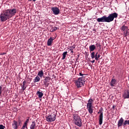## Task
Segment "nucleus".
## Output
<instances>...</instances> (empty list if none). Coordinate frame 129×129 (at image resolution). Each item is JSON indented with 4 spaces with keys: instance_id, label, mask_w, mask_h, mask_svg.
<instances>
[{
    "instance_id": "19",
    "label": "nucleus",
    "mask_w": 129,
    "mask_h": 129,
    "mask_svg": "<svg viewBox=\"0 0 129 129\" xmlns=\"http://www.w3.org/2000/svg\"><path fill=\"white\" fill-rule=\"evenodd\" d=\"M36 94L39 98H42L43 96V93L42 92H40V91H37Z\"/></svg>"
},
{
    "instance_id": "16",
    "label": "nucleus",
    "mask_w": 129,
    "mask_h": 129,
    "mask_svg": "<svg viewBox=\"0 0 129 129\" xmlns=\"http://www.w3.org/2000/svg\"><path fill=\"white\" fill-rule=\"evenodd\" d=\"M89 113L92 114L93 113V106H87Z\"/></svg>"
},
{
    "instance_id": "8",
    "label": "nucleus",
    "mask_w": 129,
    "mask_h": 129,
    "mask_svg": "<svg viewBox=\"0 0 129 129\" xmlns=\"http://www.w3.org/2000/svg\"><path fill=\"white\" fill-rule=\"evenodd\" d=\"M74 123L75 125H76L79 127H81L83 125L81 119L80 120H78L77 121H74Z\"/></svg>"
},
{
    "instance_id": "6",
    "label": "nucleus",
    "mask_w": 129,
    "mask_h": 129,
    "mask_svg": "<svg viewBox=\"0 0 129 129\" xmlns=\"http://www.w3.org/2000/svg\"><path fill=\"white\" fill-rule=\"evenodd\" d=\"M51 10L54 15H58L60 13V10L57 7H51Z\"/></svg>"
},
{
    "instance_id": "34",
    "label": "nucleus",
    "mask_w": 129,
    "mask_h": 129,
    "mask_svg": "<svg viewBox=\"0 0 129 129\" xmlns=\"http://www.w3.org/2000/svg\"><path fill=\"white\" fill-rule=\"evenodd\" d=\"M96 45L97 47H101V45L99 44V43H96Z\"/></svg>"
},
{
    "instance_id": "4",
    "label": "nucleus",
    "mask_w": 129,
    "mask_h": 129,
    "mask_svg": "<svg viewBox=\"0 0 129 129\" xmlns=\"http://www.w3.org/2000/svg\"><path fill=\"white\" fill-rule=\"evenodd\" d=\"M98 114L100 115H99L98 118H99V124L102 125L103 123V108H101L100 110H99V111L98 112Z\"/></svg>"
},
{
    "instance_id": "36",
    "label": "nucleus",
    "mask_w": 129,
    "mask_h": 129,
    "mask_svg": "<svg viewBox=\"0 0 129 129\" xmlns=\"http://www.w3.org/2000/svg\"><path fill=\"white\" fill-rule=\"evenodd\" d=\"M79 75H80V76L83 77V76H84L85 75L83 74H82L81 72H80V73H79Z\"/></svg>"
},
{
    "instance_id": "29",
    "label": "nucleus",
    "mask_w": 129,
    "mask_h": 129,
    "mask_svg": "<svg viewBox=\"0 0 129 129\" xmlns=\"http://www.w3.org/2000/svg\"><path fill=\"white\" fill-rule=\"evenodd\" d=\"M5 88H3L2 86H0V96H2L3 92Z\"/></svg>"
},
{
    "instance_id": "38",
    "label": "nucleus",
    "mask_w": 129,
    "mask_h": 129,
    "mask_svg": "<svg viewBox=\"0 0 129 129\" xmlns=\"http://www.w3.org/2000/svg\"><path fill=\"white\" fill-rule=\"evenodd\" d=\"M28 2H35L36 0H28Z\"/></svg>"
},
{
    "instance_id": "31",
    "label": "nucleus",
    "mask_w": 129,
    "mask_h": 129,
    "mask_svg": "<svg viewBox=\"0 0 129 129\" xmlns=\"http://www.w3.org/2000/svg\"><path fill=\"white\" fill-rule=\"evenodd\" d=\"M125 31L126 32H124V37H126V36H128L129 35L128 30H126Z\"/></svg>"
},
{
    "instance_id": "24",
    "label": "nucleus",
    "mask_w": 129,
    "mask_h": 129,
    "mask_svg": "<svg viewBox=\"0 0 129 129\" xmlns=\"http://www.w3.org/2000/svg\"><path fill=\"white\" fill-rule=\"evenodd\" d=\"M68 54V51H64L62 53V59L64 60L66 59L67 56Z\"/></svg>"
},
{
    "instance_id": "22",
    "label": "nucleus",
    "mask_w": 129,
    "mask_h": 129,
    "mask_svg": "<svg viewBox=\"0 0 129 129\" xmlns=\"http://www.w3.org/2000/svg\"><path fill=\"white\" fill-rule=\"evenodd\" d=\"M94 102V100L93 99H89L88 101L87 106H93L92 103Z\"/></svg>"
},
{
    "instance_id": "21",
    "label": "nucleus",
    "mask_w": 129,
    "mask_h": 129,
    "mask_svg": "<svg viewBox=\"0 0 129 129\" xmlns=\"http://www.w3.org/2000/svg\"><path fill=\"white\" fill-rule=\"evenodd\" d=\"M36 127V122L34 121L33 122H32V123L30 126V129H35Z\"/></svg>"
},
{
    "instance_id": "3",
    "label": "nucleus",
    "mask_w": 129,
    "mask_h": 129,
    "mask_svg": "<svg viewBox=\"0 0 129 129\" xmlns=\"http://www.w3.org/2000/svg\"><path fill=\"white\" fill-rule=\"evenodd\" d=\"M86 82V79L85 77H82L79 78L76 81V85L78 88H80L84 86Z\"/></svg>"
},
{
    "instance_id": "18",
    "label": "nucleus",
    "mask_w": 129,
    "mask_h": 129,
    "mask_svg": "<svg viewBox=\"0 0 129 129\" xmlns=\"http://www.w3.org/2000/svg\"><path fill=\"white\" fill-rule=\"evenodd\" d=\"M37 76L39 77L40 78H42L44 76V72L42 70L39 71L37 74Z\"/></svg>"
},
{
    "instance_id": "10",
    "label": "nucleus",
    "mask_w": 129,
    "mask_h": 129,
    "mask_svg": "<svg viewBox=\"0 0 129 129\" xmlns=\"http://www.w3.org/2000/svg\"><path fill=\"white\" fill-rule=\"evenodd\" d=\"M73 122L81 119L80 116L78 115L77 114H73Z\"/></svg>"
},
{
    "instance_id": "39",
    "label": "nucleus",
    "mask_w": 129,
    "mask_h": 129,
    "mask_svg": "<svg viewBox=\"0 0 129 129\" xmlns=\"http://www.w3.org/2000/svg\"><path fill=\"white\" fill-rule=\"evenodd\" d=\"M18 123H19V124H20L21 123V120H18Z\"/></svg>"
},
{
    "instance_id": "27",
    "label": "nucleus",
    "mask_w": 129,
    "mask_h": 129,
    "mask_svg": "<svg viewBox=\"0 0 129 129\" xmlns=\"http://www.w3.org/2000/svg\"><path fill=\"white\" fill-rule=\"evenodd\" d=\"M29 121V117L27 118V119L25 120V123H24L23 125H26L28 126V123Z\"/></svg>"
},
{
    "instance_id": "42",
    "label": "nucleus",
    "mask_w": 129,
    "mask_h": 129,
    "mask_svg": "<svg viewBox=\"0 0 129 129\" xmlns=\"http://www.w3.org/2000/svg\"><path fill=\"white\" fill-rule=\"evenodd\" d=\"M78 60H79V58H77L76 59V61H78Z\"/></svg>"
},
{
    "instance_id": "7",
    "label": "nucleus",
    "mask_w": 129,
    "mask_h": 129,
    "mask_svg": "<svg viewBox=\"0 0 129 129\" xmlns=\"http://www.w3.org/2000/svg\"><path fill=\"white\" fill-rule=\"evenodd\" d=\"M51 80V78L50 77H46L43 80L44 85L46 87H48L50 85V80Z\"/></svg>"
},
{
    "instance_id": "26",
    "label": "nucleus",
    "mask_w": 129,
    "mask_h": 129,
    "mask_svg": "<svg viewBox=\"0 0 129 129\" xmlns=\"http://www.w3.org/2000/svg\"><path fill=\"white\" fill-rule=\"evenodd\" d=\"M121 30H122L123 31H126L127 30H129V29H128V27L127 26H125L124 25H123L121 27Z\"/></svg>"
},
{
    "instance_id": "14",
    "label": "nucleus",
    "mask_w": 129,
    "mask_h": 129,
    "mask_svg": "<svg viewBox=\"0 0 129 129\" xmlns=\"http://www.w3.org/2000/svg\"><path fill=\"white\" fill-rule=\"evenodd\" d=\"M19 127V125H18V122L14 120L13 123H12V128L13 129H17Z\"/></svg>"
},
{
    "instance_id": "28",
    "label": "nucleus",
    "mask_w": 129,
    "mask_h": 129,
    "mask_svg": "<svg viewBox=\"0 0 129 129\" xmlns=\"http://www.w3.org/2000/svg\"><path fill=\"white\" fill-rule=\"evenodd\" d=\"M70 51H71L72 54L74 53V51L73 49H74L75 48V46H70Z\"/></svg>"
},
{
    "instance_id": "12",
    "label": "nucleus",
    "mask_w": 129,
    "mask_h": 129,
    "mask_svg": "<svg viewBox=\"0 0 129 129\" xmlns=\"http://www.w3.org/2000/svg\"><path fill=\"white\" fill-rule=\"evenodd\" d=\"M123 122H124V119L122 117L120 118V119H119V120H118V124H117L118 127L122 126L124 123Z\"/></svg>"
},
{
    "instance_id": "17",
    "label": "nucleus",
    "mask_w": 129,
    "mask_h": 129,
    "mask_svg": "<svg viewBox=\"0 0 129 129\" xmlns=\"http://www.w3.org/2000/svg\"><path fill=\"white\" fill-rule=\"evenodd\" d=\"M96 46L94 44L89 46V50L90 52L94 51L96 49Z\"/></svg>"
},
{
    "instance_id": "20",
    "label": "nucleus",
    "mask_w": 129,
    "mask_h": 129,
    "mask_svg": "<svg viewBox=\"0 0 129 129\" xmlns=\"http://www.w3.org/2000/svg\"><path fill=\"white\" fill-rule=\"evenodd\" d=\"M40 80H41V78L39 77L38 76H37L33 79V82L34 83H37V82H40Z\"/></svg>"
},
{
    "instance_id": "43",
    "label": "nucleus",
    "mask_w": 129,
    "mask_h": 129,
    "mask_svg": "<svg viewBox=\"0 0 129 129\" xmlns=\"http://www.w3.org/2000/svg\"><path fill=\"white\" fill-rule=\"evenodd\" d=\"M128 81H129V75H128Z\"/></svg>"
},
{
    "instance_id": "5",
    "label": "nucleus",
    "mask_w": 129,
    "mask_h": 129,
    "mask_svg": "<svg viewBox=\"0 0 129 129\" xmlns=\"http://www.w3.org/2000/svg\"><path fill=\"white\" fill-rule=\"evenodd\" d=\"M56 115H55V114H51V115L46 116V119L48 122H53L55 120L56 118Z\"/></svg>"
},
{
    "instance_id": "37",
    "label": "nucleus",
    "mask_w": 129,
    "mask_h": 129,
    "mask_svg": "<svg viewBox=\"0 0 129 129\" xmlns=\"http://www.w3.org/2000/svg\"><path fill=\"white\" fill-rule=\"evenodd\" d=\"M7 54L6 52H3V53H0V55H5V54Z\"/></svg>"
},
{
    "instance_id": "15",
    "label": "nucleus",
    "mask_w": 129,
    "mask_h": 129,
    "mask_svg": "<svg viewBox=\"0 0 129 129\" xmlns=\"http://www.w3.org/2000/svg\"><path fill=\"white\" fill-rule=\"evenodd\" d=\"M21 87L23 91L26 90V89L27 88V86H26V81H24L23 82L22 84H21Z\"/></svg>"
},
{
    "instance_id": "40",
    "label": "nucleus",
    "mask_w": 129,
    "mask_h": 129,
    "mask_svg": "<svg viewBox=\"0 0 129 129\" xmlns=\"http://www.w3.org/2000/svg\"><path fill=\"white\" fill-rule=\"evenodd\" d=\"M95 59L92 60V61H91L92 63H95Z\"/></svg>"
},
{
    "instance_id": "13",
    "label": "nucleus",
    "mask_w": 129,
    "mask_h": 129,
    "mask_svg": "<svg viewBox=\"0 0 129 129\" xmlns=\"http://www.w3.org/2000/svg\"><path fill=\"white\" fill-rule=\"evenodd\" d=\"M54 40V39L52 37H50L49 39H48L47 44V46H52V44L53 43V41Z\"/></svg>"
},
{
    "instance_id": "11",
    "label": "nucleus",
    "mask_w": 129,
    "mask_h": 129,
    "mask_svg": "<svg viewBox=\"0 0 129 129\" xmlns=\"http://www.w3.org/2000/svg\"><path fill=\"white\" fill-rule=\"evenodd\" d=\"M98 52H96L95 54V52H92L91 53V57L92 59H94L95 58V60H97V57H98Z\"/></svg>"
},
{
    "instance_id": "25",
    "label": "nucleus",
    "mask_w": 129,
    "mask_h": 129,
    "mask_svg": "<svg viewBox=\"0 0 129 129\" xmlns=\"http://www.w3.org/2000/svg\"><path fill=\"white\" fill-rule=\"evenodd\" d=\"M58 29V27H52L51 29L50 30L51 32H54L56 31Z\"/></svg>"
},
{
    "instance_id": "30",
    "label": "nucleus",
    "mask_w": 129,
    "mask_h": 129,
    "mask_svg": "<svg viewBox=\"0 0 129 129\" xmlns=\"http://www.w3.org/2000/svg\"><path fill=\"white\" fill-rule=\"evenodd\" d=\"M126 124H128L129 125V120H125L123 123V126H125V125H126Z\"/></svg>"
},
{
    "instance_id": "32",
    "label": "nucleus",
    "mask_w": 129,
    "mask_h": 129,
    "mask_svg": "<svg viewBox=\"0 0 129 129\" xmlns=\"http://www.w3.org/2000/svg\"><path fill=\"white\" fill-rule=\"evenodd\" d=\"M21 129H28V126L23 125V126L22 127Z\"/></svg>"
},
{
    "instance_id": "2",
    "label": "nucleus",
    "mask_w": 129,
    "mask_h": 129,
    "mask_svg": "<svg viewBox=\"0 0 129 129\" xmlns=\"http://www.w3.org/2000/svg\"><path fill=\"white\" fill-rule=\"evenodd\" d=\"M118 14L117 13H113L109 14L108 17L106 15L103 16L101 18H98L97 19V21L98 23L100 22H106V23H110L114 21V19H116L118 18Z\"/></svg>"
},
{
    "instance_id": "41",
    "label": "nucleus",
    "mask_w": 129,
    "mask_h": 129,
    "mask_svg": "<svg viewBox=\"0 0 129 129\" xmlns=\"http://www.w3.org/2000/svg\"><path fill=\"white\" fill-rule=\"evenodd\" d=\"M115 107H116V106H114V105L112 106V108L113 109H115Z\"/></svg>"
},
{
    "instance_id": "33",
    "label": "nucleus",
    "mask_w": 129,
    "mask_h": 129,
    "mask_svg": "<svg viewBox=\"0 0 129 129\" xmlns=\"http://www.w3.org/2000/svg\"><path fill=\"white\" fill-rule=\"evenodd\" d=\"M5 126H4V125H2V124H0V129H5Z\"/></svg>"
},
{
    "instance_id": "23",
    "label": "nucleus",
    "mask_w": 129,
    "mask_h": 129,
    "mask_svg": "<svg viewBox=\"0 0 129 129\" xmlns=\"http://www.w3.org/2000/svg\"><path fill=\"white\" fill-rule=\"evenodd\" d=\"M116 83V80L115 79H112L110 82V85L111 87H113Z\"/></svg>"
},
{
    "instance_id": "9",
    "label": "nucleus",
    "mask_w": 129,
    "mask_h": 129,
    "mask_svg": "<svg viewBox=\"0 0 129 129\" xmlns=\"http://www.w3.org/2000/svg\"><path fill=\"white\" fill-rule=\"evenodd\" d=\"M122 97L124 99L129 98V91L128 90L124 91V94L122 95Z\"/></svg>"
},
{
    "instance_id": "1",
    "label": "nucleus",
    "mask_w": 129,
    "mask_h": 129,
    "mask_svg": "<svg viewBox=\"0 0 129 129\" xmlns=\"http://www.w3.org/2000/svg\"><path fill=\"white\" fill-rule=\"evenodd\" d=\"M17 12V10L15 8L7 9L0 15V19L2 22H6L8 19L12 18L16 15Z\"/></svg>"
},
{
    "instance_id": "35",
    "label": "nucleus",
    "mask_w": 129,
    "mask_h": 129,
    "mask_svg": "<svg viewBox=\"0 0 129 129\" xmlns=\"http://www.w3.org/2000/svg\"><path fill=\"white\" fill-rule=\"evenodd\" d=\"M100 57V54H98L97 61L99 60Z\"/></svg>"
}]
</instances>
